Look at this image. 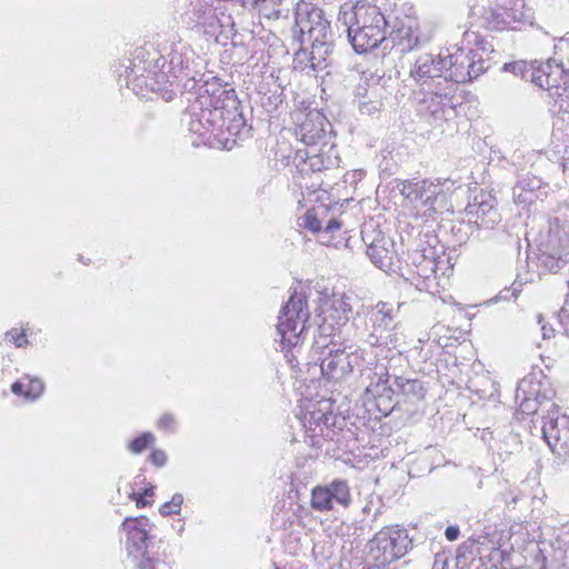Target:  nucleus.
<instances>
[{"instance_id": "obj_1", "label": "nucleus", "mask_w": 569, "mask_h": 569, "mask_svg": "<svg viewBox=\"0 0 569 569\" xmlns=\"http://www.w3.org/2000/svg\"><path fill=\"white\" fill-rule=\"evenodd\" d=\"M339 20L348 27V37L358 53L376 49L386 39V17L378 6L368 0L342 3Z\"/></svg>"}, {"instance_id": "obj_2", "label": "nucleus", "mask_w": 569, "mask_h": 569, "mask_svg": "<svg viewBox=\"0 0 569 569\" xmlns=\"http://www.w3.org/2000/svg\"><path fill=\"white\" fill-rule=\"evenodd\" d=\"M197 101L200 122L210 130H222L236 116V99L218 78L204 82Z\"/></svg>"}, {"instance_id": "obj_3", "label": "nucleus", "mask_w": 569, "mask_h": 569, "mask_svg": "<svg viewBox=\"0 0 569 569\" xmlns=\"http://www.w3.org/2000/svg\"><path fill=\"white\" fill-rule=\"evenodd\" d=\"M295 23L299 29L302 43H309L315 48L329 42L330 21L326 19L323 10L311 0H300L297 3Z\"/></svg>"}, {"instance_id": "obj_4", "label": "nucleus", "mask_w": 569, "mask_h": 569, "mask_svg": "<svg viewBox=\"0 0 569 569\" xmlns=\"http://www.w3.org/2000/svg\"><path fill=\"white\" fill-rule=\"evenodd\" d=\"M308 319L307 297L295 292L282 307L277 325L282 349L289 351L300 342V336Z\"/></svg>"}, {"instance_id": "obj_5", "label": "nucleus", "mask_w": 569, "mask_h": 569, "mask_svg": "<svg viewBox=\"0 0 569 569\" xmlns=\"http://www.w3.org/2000/svg\"><path fill=\"white\" fill-rule=\"evenodd\" d=\"M455 182L450 179H408L398 184L400 194L410 203L422 200L429 214L437 211L435 203L439 198H447L453 190Z\"/></svg>"}, {"instance_id": "obj_6", "label": "nucleus", "mask_w": 569, "mask_h": 569, "mask_svg": "<svg viewBox=\"0 0 569 569\" xmlns=\"http://www.w3.org/2000/svg\"><path fill=\"white\" fill-rule=\"evenodd\" d=\"M525 0H493L483 7L478 24L487 31H505L523 19Z\"/></svg>"}, {"instance_id": "obj_7", "label": "nucleus", "mask_w": 569, "mask_h": 569, "mask_svg": "<svg viewBox=\"0 0 569 569\" xmlns=\"http://www.w3.org/2000/svg\"><path fill=\"white\" fill-rule=\"evenodd\" d=\"M351 503V487L346 479H333L328 483L317 485L310 491V508L320 513L331 512L336 506L348 509Z\"/></svg>"}, {"instance_id": "obj_8", "label": "nucleus", "mask_w": 569, "mask_h": 569, "mask_svg": "<svg viewBox=\"0 0 569 569\" xmlns=\"http://www.w3.org/2000/svg\"><path fill=\"white\" fill-rule=\"evenodd\" d=\"M407 535L399 529L380 530L370 542L369 557L378 563L389 566L401 558L407 550Z\"/></svg>"}, {"instance_id": "obj_9", "label": "nucleus", "mask_w": 569, "mask_h": 569, "mask_svg": "<svg viewBox=\"0 0 569 569\" xmlns=\"http://www.w3.org/2000/svg\"><path fill=\"white\" fill-rule=\"evenodd\" d=\"M531 81L543 90L556 89V94L569 100V71L561 64L545 63L535 67L531 72Z\"/></svg>"}, {"instance_id": "obj_10", "label": "nucleus", "mask_w": 569, "mask_h": 569, "mask_svg": "<svg viewBox=\"0 0 569 569\" xmlns=\"http://www.w3.org/2000/svg\"><path fill=\"white\" fill-rule=\"evenodd\" d=\"M122 531L126 533L124 549L128 559L136 569H142V520L140 517H128L122 522Z\"/></svg>"}, {"instance_id": "obj_11", "label": "nucleus", "mask_w": 569, "mask_h": 569, "mask_svg": "<svg viewBox=\"0 0 569 569\" xmlns=\"http://www.w3.org/2000/svg\"><path fill=\"white\" fill-rule=\"evenodd\" d=\"M438 64L441 66V70L446 69L445 79L466 82L472 78L469 53L462 49H457L453 53L445 57L439 56Z\"/></svg>"}, {"instance_id": "obj_12", "label": "nucleus", "mask_w": 569, "mask_h": 569, "mask_svg": "<svg viewBox=\"0 0 569 569\" xmlns=\"http://www.w3.org/2000/svg\"><path fill=\"white\" fill-rule=\"evenodd\" d=\"M543 437L553 453L569 457V417L552 420L543 428Z\"/></svg>"}, {"instance_id": "obj_13", "label": "nucleus", "mask_w": 569, "mask_h": 569, "mask_svg": "<svg viewBox=\"0 0 569 569\" xmlns=\"http://www.w3.org/2000/svg\"><path fill=\"white\" fill-rule=\"evenodd\" d=\"M298 117L297 134L307 146H316L326 137L323 118L318 112L302 113Z\"/></svg>"}, {"instance_id": "obj_14", "label": "nucleus", "mask_w": 569, "mask_h": 569, "mask_svg": "<svg viewBox=\"0 0 569 569\" xmlns=\"http://www.w3.org/2000/svg\"><path fill=\"white\" fill-rule=\"evenodd\" d=\"M320 368L322 375L332 380H341L352 370L350 357L343 349L330 350L322 358Z\"/></svg>"}, {"instance_id": "obj_15", "label": "nucleus", "mask_w": 569, "mask_h": 569, "mask_svg": "<svg viewBox=\"0 0 569 569\" xmlns=\"http://www.w3.org/2000/svg\"><path fill=\"white\" fill-rule=\"evenodd\" d=\"M351 306L346 301L345 297L333 296L326 299L320 306V316L322 323L330 327L342 326L348 321Z\"/></svg>"}, {"instance_id": "obj_16", "label": "nucleus", "mask_w": 569, "mask_h": 569, "mask_svg": "<svg viewBox=\"0 0 569 569\" xmlns=\"http://www.w3.org/2000/svg\"><path fill=\"white\" fill-rule=\"evenodd\" d=\"M368 256L378 268L386 271L392 269L397 257L393 242L385 238L369 244Z\"/></svg>"}, {"instance_id": "obj_17", "label": "nucleus", "mask_w": 569, "mask_h": 569, "mask_svg": "<svg viewBox=\"0 0 569 569\" xmlns=\"http://www.w3.org/2000/svg\"><path fill=\"white\" fill-rule=\"evenodd\" d=\"M411 77L417 82L426 83L429 79L442 77L441 66L431 57H422L416 61Z\"/></svg>"}, {"instance_id": "obj_18", "label": "nucleus", "mask_w": 569, "mask_h": 569, "mask_svg": "<svg viewBox=\"0 0 569 569\" xmlns=\"http://www.w3.org/2000/svg\"><path fill=\"white\" fill-rule=\"evenodd\" d=\"M128 62L129 64L124 66V72L120 74V81H124L126 88L131 90L134 96L139 97L142 91V83L138 71L142 60L139 54H137L132 60L129 59Z\"/></svg>"}, {"instance_id": "obj_19", "label": "nucleus", "mask_w": 569, "mask_h": 569, "mask_svg": "<svg viewBox=\"0 0 569 569\" xmlns=\"http://www.w3.org/2000/svg\"><path fill=\"white\" fill-rule=\"evenodd\" d=\"M390 375L387 369L381 372H375L370 383L366 388V393L373 398H391L393 390L389 383Z\"/></svg>"}, {"instance_id": "obj_20", "label": "nucleus", "mask_w": 569, "mask_h": 569, "mask_svg": "<svg viewBox=\"0 0 569 569\" xmlns=\"http://www.w3.org/2000/svg\"><path fill=\"white\" fill-rule=\"evenodd\" d=\"M438 263L439 260L436 257L420 253L413 259V273L422 281H429L437 277L436 273Z\"/></svg>"}, {"instance_id": "obj_21", "label": "nucleus", "mask_w": 569, "mask_h": 569, "mask_svg": "<svg viewBox=\"0 0 569 569\" xmlns=\"http://www.w3.org/2000/svg\"><path fill=\"white\" fill-rule=\"evenodd\" d=\"M418 36L411 27L401 26L392 33L393 47L400 52H408L418 44Z\"/></svg>"}, {"instance_id": "obj_22", "label": "nucleus", "mask_w": 569, "mask_h": 569, "mask_svg": "<svg viewBox=\"0 0 569 569\" xmlns=\"http://www.w3.org/2000/svg\"><path fill=\"white\" fill-rule=\"evenodd\" d=\"M281 7L282 0H258V3L250 6L248 10L266 20H278L282 13Z\"/></svg>"}, {"instance_id": "obj_23", "label": "nucleus", "mask_w": 569, "mask_h": 569, "mask_svg": "<svg viewBox=\"0 0 569 569\" xmlns=\"http://www.w3.org/2000/svg\"><path fill=\"white\" fill-rule=\"evenodd\" d=\"M24 379L27 381V387H28L24 391V398L27 400L34 401L42 395V392L44 390V385L38 378L31 379L29 377H24Z\"/></svg>"}, {"instance_id": "obj_24", "label": "nucleus", "mask_w": 569, "mask_h": 569, "mask_svg": "<svg viewBox=\"0 0 569 569\" xmlns=\"http://www.w3.org/2000/svg\"><path fill=\"white\" fill-rule=\"evenodd\" d=\"M183 502V497L181 493H174L170 501L162 503L159 508V512L162 516H172L178 515L181 509V505Z\"/></svg>"}, {"instance_id": "obj_25", "label": "nucleus", "mask_w": 569, "mask_h": 569, "mask_svg": "<svg viewBox=\"0 0 569 569\" xmlns=\"http://www.w3.org/2000/svg\"><path fill=\"white\" fill-rule=\"evenodd\" d=\"M302 227L310 230L313 233H318L322 230L321 222L317 217L316 210H308L302 219Z\"/></svg>"}, {"instance_id": "obj_26", "label": "nucleus", "mask_w": 569, "mask_h": 569, "mask_svg": "<svg viewBox=\"0 0 569 569\" xmlns=\"http://www.w3.org/2000/svg\"><path fill=\"white\" fill-rule=\"evenodd\" d=\"M4 340L14 343L19 348L28 345L24 331H20L19 329H11L6 332Z\"/></svg>"}, {"instance_id": "obj_27", "label": "nucleus", "mask_w": 569, "mask_h": 569, "mask_svg": "<svg viewBox=\"0 0 569 569\" xmlns=\"http://www.w3.org/2000/svg\"><path fill=\"white\" fill-rule=\"evenodd\" d=\"M306 161L312 171H321L328 168L321 153L308 154Z\"/></svg>"}, {"instance_id": "obj_28", "label": "nucleus", "mask_w": 569, "mask_h": 569, "mask_svg": "<svg viewBox=\"0 0 569 569\" xmlns=\"http://www.w3.org/2000/svg\"><path fill=\"white\" fill-rule=\"evenodd\" d=\"M340 229H341V222L340 221L335 220V219L329 221L328 224L326 226V228L323 229V240H322V242L325 244H327V246H331V244L336 246L337 242H335L333 238H331V237L327 238L326 236L328 233H331V232H333L336 230H340Z\"/></svg>"}, {"instance_id": "obj_29", "label": "nucleus", "mask_w": 569, "mask_h": 569, "mask_svg": "<svg viewBox=\"0 0 569 569\" xmlns=\"http://www.w3.org/2000/svg\"><path fill=\"white\" fill-rule=\"evenodd\" d=\"M149 459L156 467H162L167 461V455L163 450L154 449L150 453Z\"/></svg>"}, {"instance_id": "obj_30", "label": "nucleus", "mask_w": 569, "mask_h": 569, "mask_svg": "<svg viewBox=\"0 0 569 569\" xmlns=\"http://www.w3.org/2000/svg\"><path fill=\"white\" fill-rule=\"evenodd\" d=\"M174 423L176 421L171 415H163L158 420V427L164 431H172L174 428Z\"/></svg>"}, {"instance_id": "obj_31", "label": "nucleus", "mask_w": 569, "mask_h": 569, "mask_svg": "<svg viewBox=\"0 0 569 569\" xmlns=\"http://www.w3.org/2000/svg\"><path fill=\"white\" fill-rule=\"evenodd\" d=\"M27 381L24 378H22L21 380H18L16 381L14 383H12L11 386V391L12 393L17 395V396H23L24 397V391L27 389Z\"/></svg>"}, {"instance_id": "obj_32", "label": "nucleus", "mask_w": 569, "mask_h": 569, "mask_svg": "<svg viewBox=\"0 0 569 569\" xmlns=\"http://www.w3.org/2000/svg\"><path fill=\"white\" fill-rule=\"evenodd\" d=\"M129 450L133 453L142 452V435L136 437L129 445Z\"/></svg>"}, {"instance_id": "obj_33", "label": "nucleus", "mask_w": 569, "mask_h": 569, "mask_svg": "<svg viewBox=\"0 0 569 569\" xmlns=\"http://www.w3.org/2000/svg\"><path fill=\"white\" fill-rule=\"evenodd\" d=\"M445 536H446L447 540H449V541L457 540L459 537V528L455 527V526L447 527L445 530Z\"/></svg>"}, {"instance_id": "obj_34", "label": "nucleus", "mask_w": 569, "mask_h": 569, "mask_svg": "<svg viewBox=\"0 0 569 569\" xmlns=\"http://www.w3.org/2000/svg\"><path fill=\"white\" fill-rule=\"evenodd\" d=\"M128 496H129V498H131L136 501L138 508L142 507V492L141 491L132 490L131 492L128 493Z\"/></svg>"}, {"instance_id": "obj_35", "label": "nucleus", "mask_w": 569, "mask_h": 569, "mask_svg": "<svg viewBox=\"0 0 569 569\" xmlns=\"http://www.w3.org/2000/svg\"><path fill=\"white\" fill-rule=\"evenodd\" d=\"M241 6L248 9L250 6L257 4L258 0H239Z\"/></svg>"}, {"instance_id": "obj_36", "label": "nucleus", "mask_w": 569, "mask_h": 569, "mask_svg": "<svg viewBox=\"0 0 569 569\" xmlns=\"http://www.w3.org/2000/svg\"><path fill=\"white\" fill-rule=\"evenodd\" d=\"M154 440L153 436L151 433L144 432V448Z\"/></svg>"}, {"instance_id": "obj_37", "label": "nucleus", "mask_w": 569, "mask_h": 569, "mask_svg": "<svg viewBox=\"0 0 569 569\" xmlns=\"http://www.w3.org/2000/svg\"><path fill=\"white\" fill-rule=\"evenodd\" d=\"M152 488H144V498L149 497L152 495Z\"/></svg>"}, {"instance_id": "obj_38", "label": "nucleus", "mask_w": 569, "mask_h": 569, "mask_svg": "<svg viewBox=\"0 0 569 569\" xmlns=\"http://www.w3.org/2000/svg\"><path fill=\"white\" fill-rule=\"evenodd\" d=\"M417 382H418L417 380H412V381L408 380L407 381L408 385H412V386H415Z\"/></svg>"}, {"instance_id": "obj_39", "label": "nucleus", "mask_w": 569, "mask_h": 569, "mask_svg": "<svg viewBox=\"0 0 569 569\" xmlns=\"http://www.w3.org/2000/svg\"><path fill=\"white\" fill-rule=\"evenodd\" d=\"M150 562V560H148L147 562H144L143 565V568L146 569L148 567V563Z\"/></svg>"}]
</instances>
